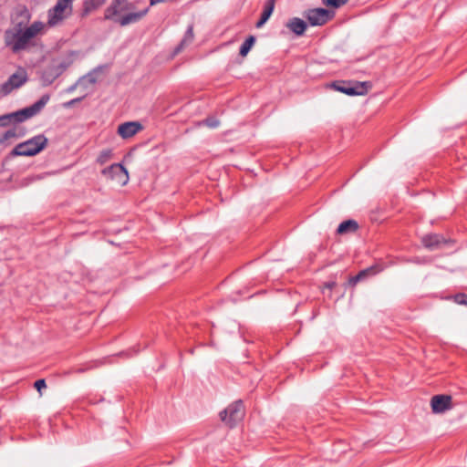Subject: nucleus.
<instances>
[{"label":"nucleus","mask_w":467,"mask_h":467,"mask_svg":"<svg viewBox=\"0 0 467 467\" xmlns=\"http://www.w3.org/2000/svg\"><path fill=\"white\" fill-rule=\"evenodd\" d=\"M67 64L59 63L57 65H51L45 68L42 72V81L45 86L51 85L56 78H57L67 67Z\"/></svg>","instance_id":"nucleus-11"},{"label":"nucleus","mask_w":467,"mask_h":467,"mask_svg":"<svg viewBox=\"0 0 467 467\" xmlns=\"http://www.w3.org/2000/svg\"><path fill=\"white\" fill-rule=\"evenodd\" d=\"M421 243L427 249L436 250L447 243V240L440 234H426L421 238Z\"/></svg>","instance_id":"nucleus-14"},{"label":"nucleus","mask_w":467,"mask_h":467,"mask_svg":"<svg viewBox=\"0 0 467 467\" xmlns=\"http://www.w3.org/2000/svg\"><path fill=\"white\" fill-rule=\"evenodd\" d=\"M77 88V83L67 88V92H72Z\"/></svg>","instance_id":"nucleus-32"},{"label":"nucleus","mask_w":467,"mask_h":467,"mask_svg":"<svg viewBox=\"0 0 467 467\" xmlns=\"http://www.w3.org/2000/svg\"><path fill=\"white\" fill-rule=\"evenodd\" d=\"M101 173L110 180H117L122 184H126L129 180L127 169L120 163H114L103 169Z\"/></svg>","instance_id":"nucleus-8"},{"label":"nucleus","mask_w":467,"mask_h":467,"mask_svg":"<svg viewBox=\"0 0 467 467\" xmlns=\"http://www.w3.org/2000/svg\"><path fill=\"white\" fill-rule=\"evenodd\" d=\"M204 123L206 126L213 129L217 128L219 126V120L216 119L215 118H207L204 120Z\"/></svg>","instance_id":"nucleus-27"},{"label":"nucleus","mask_w":467,"mask_h":467,"mask_svg":"<svg viewBox=\"0 0 467 467\" xmlns=\"http://www.w3.org/2000/svg\"><path fill=\"white\" fill-rule=\"evenodd\" d=\"M412 262L416 264H425L427 263V260L425 258L416 257L415 259L412 260Z\"/></svg>","instance_id":"nucleus-30"},{"label":"nucleus","mask_w":467,"mask_h":467,"mask_svg":"<svg viewBox=\"0 0 467 467\" xmlns=\"http://www.w3.org/2000/svg\"><path fill=\"white\" fill-rule=\"evenodd\" d=\"M454 301L462 306H467V295L464 293H460L455 295Z\"/></svg>","instance_id":"nucleus-26"},{"label":"nucleus","mask_w":467,"mask_h":467,"mask_svg":"<svg viewBox=\"0 0 467 467\" xmlns=\"http://www.w3.org/2000/svg\"><path fill=\"white\" fill-rule=\"evenodd\" d=\"M89 81H90V82H92V83H94L96 80H95V78H89Z\"/></svg>","instance_id":"nucleus-33"},{"label":"nucleus","mask_w":467,"mask_h":467,"mask_svg":"<svg viewBox=\"0 0 467 467\" xmlns=\"http://www.w3.org/2000/svg\"><path fill=\"white\" fill-rule=\"evenodd\" d=\"M275 0H267L265 3L264 10L261 14V17L256 22V25H255L257 28L262 27L267 22V20L269 19V17L271 16L272 13L275 9Z\"/></svg>","instance_id":"nucleus-17"},{"label":"nucleus","mask_w":467,"mask_h":467,"mask_svg":"<svg viewBox=\"0 0 467 467\" xmlns=\"http://www.w3.org/2000/svg\"><path fill=\"white\" fill-rule=\"evenodd\" d=\"M18 137L16 133V129H10L6 130L1 137H0V144H4L6 140Z\"/></svg>","instance_id":"nucleus-24"},{"label":"nucleus","mask_w":467,"mask_h":467,"mask_svg":"<svg viewBox=\"0 0 467 467\" xmlns=\"http://www.w3.org/2000/svg\"><path fill=\"white\" fill-rule=\"evenodd\" d=\"M379 271H380V269L378 266H376V265L370 266L368 268L361 270L358 275H356L355 276L351 277L349 282L352 285H356L359 281L363 280L366 276L376 275Z\"/></svg>","instance_id":"nucleus-19"},{"label":"nucleus","mask_w":467,"mask_h":467,"mask_svg":"<svg viewBox=\"0 0 467 467\" xmlns=\"http://www.w3.org/2000/svg\"><path fill=\"white\" fill-rule=\"evenodd\" d=\"M143 126L139 121H128L118 127V134L122 139H129L142 130Z\"/></svg>","instance_id":"nucleus-13"},{"label":"nucleus","mask_w":467,"mask_h":467,"mask_svg":"<svg viewBox=\"0 0 467 467\" xmlns=\"http://www.w3.org/2000/svg\"><path fill=\"white\" fill-rule=\"evenodd\" d=\"M431 406L434 413H443L451 408V397L450 395H435L431 398Z\"/></svg>","instance_id":"nucleus-12"},{"label":"nucleus","mask_w":467,"mask_h":467,"mask_svg":"<svg viewBox=\"0 0 467 467\" xmlns=\"http://www.w3.org/2000/svg\"><path fill=\"white\" fill-rule=\"evenodd\" d=\"M325 286L328 289H332L333 287L336 286V283L335 282H328V283H326Z\"/></svg>","instance_id":"nucleus-31"},{"label":"nucleus","mask_w":467,"mask_h":467,"mask_svg":"<svg viewBox=\"0 0 467 467\" xmlns=\"http://www.w3.org/2000/svg\"><path fill=\"white\" fill-rule=\"evenodd\" d=\"M305 16L313 26H323L331 18L330 12L325 8L310 9Z\"/></svg>","instance_id":"nucleus-9"},{"label":"nucleus","mask_w":467,"mask_h":467,"mask_svg":"<svg viewBox=\"0 0 467 467\" xmlns=\"http://www.w3.org/2000/svg\"><path fill=\"white\" fill-rule=\"evenodd\" d=\"M244 416V407L242 400H237L230 404L226 409L220 412V418L228 427H234Z\"/></svg>","instance_id":"nucleus-5"},{"label":"nucleus","mask_w":467,"mask_h":467,"mask_svg":"<svg viewBox=\"0 0 467 467\" xmlns=\"http://www.w3.org/2000/svg\"><path fill=\"white\" fill-rule=\"evenodd\" d=\"M50 99L48 94L43 95L37 101L29 107L16 110L15 112L4 114L0 116V127H7L10 124H17L31 119L37 115Z\"/></svg>","instance_id":"nucleus-2"},{"label":"nucleus","mask_w":467,"mask_h":467,"mask_svg":"<svg viewBox=\"0 0 467 467\" xmlns=\"http://www.w3.org/2000/svg\"><path fill=\"white\" fill-rule=\"evenodd\" d=\"M323 4L327 6H332L334 8H338L345 5L348 0H322Z\"/></svg>","instance_id":"nucleus-25"},{"label":"nucleus","mask_w":467,"mask_h":467,"mask_svg":"<svg viewBox=\"0 0 467 467\" xmlns=\"http://www.w3.org/2000/svg\"><path fill=\"white\" fill-rule=\"evenodd\" d=\"M285 26L296 36H300L306 30L307 24L301 18L293 17L285 23Z\"/></svg>","instance_id":"nucleus-16"},{"label":"nucleus","mask_w":467,"mask_h":467,"mask_svg":"<svg viewBox=\"0 0 467 467\" xmlns=\"http://www.w3.org/2000/svg\"><path fill=\"white\" fill-rule=\"evenodd\" d=\"M35 388L37 389V391L39 393H41L42 389H46L47 388V384H46V381L45 379H37L35 384H34Z\"/></svg>","instance_id":"nucleus-28"},{"label":"nucleus","mask_w":467,"mask_h":467,"mask_svg":"<svg viewBox=\"0 0 467 467\" xmlns=\"http://www.w3.org/2000/svg\"><path fill=\"white\" fill-rule=\"evenodd\" d=\"M27 73L24 68H19L12 74L8 79L0 86L1 97H5L14 89L19 88L27 81Z\"/></svg>","instance_id":"nucleus-6"},{"label":"nucleus","mask_w":467,"mask_h":467,"mask_svg":"<svg viewBox=\"0 0 467 467\" xmlns=\"http://www.w3.org/2000/svg\"><path fill=\"white\" fill-rule=\"evenodd\" d=\"M330 87L348 96H363L372 88V83L370 81L337 80L332 82Z\"/></svg>","instance_id":"nucleus-4"},{"label":"nucleus","mask_w":467,"mask_h":467,"mask_svg":"<svg viewBox=\"0 0 467 467\" xmlns=\"http://www.w3.org/2000/svg\"><path fill=\"white\" fill-rule=\"evenodd\" d=\"M43 28V23L34 22L24 29L19 28L16 31H7L5 33V45L14 53L25 50L33 43V39Z\"/></svg>","instance_id":"nucleus-1"},{"label":"nucleus","mask_w":467,"mask_h":467,"mask_svg":"<svg viewBox=\"0 0 467 467\" xmlns=\"http://www.w3.org/2000/svg\"><path fill=\"white\" fill-rule=\"evenodd\" d=\"M74 0H57L55 6L48 11V24L51 26L57 25L58 22L65 18V11L72 9V3Z\"/></svg>","instance_id":"nucleus-7"},{"label":"nucleus","mask_w":467,"mask_h":467,"mask_svg":"<svg viewBox=\"0 0 467 467\" xmlns=\"http://www.w3.org/2000/svg\"><path fill=\"white\" fill-rule=\"evenodd\" d=\"M149 12V8H145L139 12L129 13L120 18H118L116 22H118L121 26H126L130 24H134L139 22L142 17H144Z\"/></svg>","instance_id":"nucleus-15"},{"label":"nucleus","mask_w":467,"mask_h":467,"mask_svg":"<svg viewBox=\"0 0 467 467\" xmlns=\"http://www.w3.org/2000/svg\"><path fill=\"white\" fill-rule=\"evenodd\" d=\"M106 0H85L84 2V12L86 14L90 13L91 11L99 8L102 5H104Z\"/></svg>","instance_id":"nucleus-21"},{"label":"nucleus","mask_w":467,"mask_h":467,"mask_svg":"<svg viewBox=\"0 0 467 467\" xmlns=\"http://www.w3.org/2000/svg\"><path fill=\"white\" fill-rule=\"evenodd\" d=\"M132 8V5L127 0H114L109 6H108L104 13V18L106 20H114L121 12L129 11Z\"/></svg>","instance_id":"nucleus-10"},{"label":"nucleus","mask_w":467,"mask_h":467,"mask_svg":"<svg viewBox=\"0 0 467 467\" xmlns=\"http://www.w3.org/2000/svg\"><path fill=\"white\" fill-rule=\"evenodd\" d=\"M254 43H255V36H248L245 39V41L241 45L239 54L242 57H245L249 53L250 49L252 48V47L254 46Z\"/></svg>","instance_id":"nucleus-20"},{"label":"nucleus","mask_w":467,"mask_h":467,"mask_svg":"<svg viewBox=\"0 0 467 467\" xmlns=\"http://www.w3.org/2000/svg\"><path fill=\"white\" fill-rule=\"evenodd\" d=\"M192 39H193V26H192V25H191L188 26L183 39L182 40V42L176 48V50H175L176 53H178L180 50H182L185 45L192 42Z\"/></svg>","instance_id":"nucleus-22"},{"label":"nucleus","mask_w":467,"mask_h":467,"mask_svg":"<svg viewBox=\"0 0 467 467\" xmlns=\"http://www.w3.org/2000/svg\"><path fill=\"white\" fill-rule=\"evenodd\" d=\"M48 140L43 135H36L33 138L18 143L9 153L11 157H32L42 151L47 145Z\"/></svg>","instance_id":"nucleus-3"},{"label":"nucleus","mask_w":467,"mask_h":467,"mask_svg":"<svg viewBox=\"0 0 467 467\" xmlns=\"http://www.w3.org/2000/svg\"><path fill=\"white\" fill-rule=\"evenodd\" d=\"M358 229V222L353 219H349V220L342 222L338 225V227L337 229V234H340V235L352 234V233L357 232Z\"/></svg>","instance_id":"nucleus-18"},{"label":"nucleus","mask_w":467,"mask_h":467,"mask_svg":"<svg viewBox=\"0 0 467 467\" xmlns=\"http://www.w3.org/2000/svg\"><path fill=\"white\" fill-rule=\"evenodd\" d=\"M82 99H83V98H77V99H71V100H69V101L66 102V103L64 104V107H66V108L72 107V106H74L76 103L80 102V101L82 100Z\"/></svg>","instance_id":"nucleus-29"},{"label":"nucleus","mask_w":467,"mask_h":467,"mask_svg":"<svg viewBox=\"0 0 467 467\" xmlns=\"http://www.w3.org/2000/svg\"><path fill=\"white\" fill-rule=\"evenodd\" d=\"M112 156H113L112 150H110V149L103 150L99 152V154L97 158V162L100 165H104L112 158Z\"/></svg>","instance_id":"nucleus-23"}]
</instances>
